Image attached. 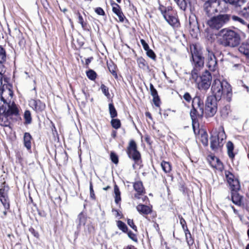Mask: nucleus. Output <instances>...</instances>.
<instances>
[{
  "label": "nucleus",
  "mask_w": 249,
  "mask_h": 249,
  "mask_svg": "<svg viewBox=\"0 0 249 249\" xmlns=\"http://www.w3.org/2000/svg\"><path fill=\"white\" fill-rule=\"evenodd\" d=\"M190 49L193 66V69L191 71V79L196 83L199 90L206 91L211 86L212 75L209 71L205 70L199 76V71L204 66V58L201 50H198L196 45L191 46Z\"/></svg>",
  "instance_id": "obj_1"
},
{
  "label": "nucleus",
  "mask_w": 249,
  "mask_h": 249,
  "mask_svg": "<svg viewBox=\"0 0 249 249\" xmlns=\"http://www.w3.org/2000/svg\"><path fill=\"white\" fill-rule=\"evenodd\" d=\"M218 43L225 47H235L241 41L240 35L235 31L229 28H224L218 33Z\"/></svg>",
  "instance_id": "obj_2"
},
{
  "label": "nucleus",
  "mask_w": 249,
  "mask_h": 249,
  "mask_svg": "<svg viewBox=\"0 0 249 249\" xmlns=\"http://www.w3.org/2000/svg\"><path fill=\"white\" fill-rule=\"evenodd\" d=\"M211 91L213 95L214 96L216 99L220 100L223 98L228 102L231 100V88L226 81H221L219 79H215L212 83Z\"/></svg>",
  "instance_id": "obj_3"
},
{
  "label": "nucleus",
  "mask_w": 249,
  "mask_h": 249,
  "mask_svg": "<svg viewBox=\"0 0 249 249\" xmlns=\"http://www.w3.org/2000/svg\"><path fill=\"white\" fill-rule=\"evenodd\" d=\"M126 151L128 158L134 162L132 165L133 168H136V165H140L142 162L141 155L137 150V144L133 140L129 141Z\"/></svg>",
  "instance_id": "obj_4"
},
{
  "label": "nucleus",
  "mask_w": 249,
  "mask_h": 249,
  "mask_svg": "<svg viewBox=\"0 0 249 249\" xmlns=\"http://www.w3.org/2000/svg\"><path fill=\"white\" fill-rule=\"evenodd\" d=\"M231 17L229 14H219L208 20L207 24L211 28L218 30L230 21Z\"/></svg>",
  "instance_id": "obj_5"
},
{
  "label": "nucleus",
  "mask_w": 249,
  "mask_h": 249,
  "mask_svg": "<svg viewBox=\"0 0 249 249\" xmlns=\"http://www.w3.org/2000/svg\"><path fill=\"white\" fill-rule=\"evenodd\" d=\"M192 107L190 111V116L193 124L196 120L197 117L202 116L204 112V105L199 97H195L192 100Z\"/></svg>",
  "instance_id": "obj_6"
},
{
  "label": "nucleus",
  "mask_w": 249,
  "mask_h": 249,
  "mask_svg": "<svg viewBox=\"0 0 249 249\" xmlns=\"http://www.w3.org/2000/svg\"><path fill=\"white\" fill-rule=\"evenodd\" d=\"M226 139V135L224 130L219 131L217 135H212L210 138L211 148L215 150L221 147L223 145V141Z\"/></svg>",
  "instance_id": "obj_7"
},
{
  "label": "nucleus",
  "mask_w": 249,
  "mask_h": 249,
  "mask_svg": "<svg viewBox=\"0 0 249 249\" xmlns=\"http://www.w3.org/2000/svg\"><path fill=\"white\" fill-rule=\"evenodd\" d=\"M188 28L192 36L196 37L199 32V27L195 15L190 16L189 18Z\"/></svg>",
  "instance_id": "obj_8"
},
{
  "label": "nucleus",
  "mask_w": 249,
  "mask_h": 249,
  "mask_svg": "<svg viewBox=\"0 0 249 249\" xmlns=\"http://www.w3.org/2000/svg\"><path fill=\"white\" fill-rule=\"evenodd\" d=\"M10 88L11 86L8 85H2L0 88V95L3 100L4 104L8 103L9 98L12 97L13 93Z\"/></svg>",
  "instance_id": "obj_9"
},
{
  "label": "nucleus",
  "mask_w": 249,
  "mask_h": 249,
  "mask_svg": "<svg viewBox=\"0 0 249 249\" xmlns=\"http://www.w3.org/2000/svg\"><path fill=\"white\" fill-rule=\"evenodd\" d=\"M207 66L211 71H214L218 68V65L216 58L213 53L208 51V58Z\"/></svg>",
  "instance_id": "obj_10"
},
{
  "label": "nucleus",
  "mask_w": 249,
  "mask_h": 249,
  "mask_svg": "<svg viewBox=\"0 0 249 249\" xmlns=\"http://www.w3.org/2000/svg\"><path fill=\"white\" fill-rule=\"evenodd\" d=\"M29 106L37 112H42L45 108V104L39 100L31 99Z\"/></svg>",
  "instance_id": "obj_11"
},
{
  "label": "nucleus",
  "mask_w": 249,
  "mask_h": 249,
  "mask_svg": "<svg viewBox=\"0 0 249 249\" xmlns=\"http://www.w3.org/2000/svg\"><path fill=\"white\" fill-rule=\"evenodd\" d=\"M111 5L112 7L113 12L117 16L120 22H123L125 17L122 11L120 6L113 1L111 2Z\"/></svg>",
  "instance_id": "obj_12"
},
{
  "label": "nucleus",
  "mask_w": 249,
  "mask_h": 249,
  "mask_svg": "<svg viewBox=\"0 0 249 249\" xmlns=\"http://www.w3.org/2000/svg\"><path fill=\"white\" fill-rule=\"evenodd\" d=\"M136 208L139 213L142 215H148L151 213L152 211V206L151 205H147L142 203L139 204Z\"/></svg>",
  "instance_id": "obj_13"
},
{
  "label": "nucleus",
  "mask_w": 249,
  "mask_h": 249,
  "mask_svg": "<svg viewBox=\"0 0 249 249\" xmlns=\"http://www.w3.org/2000/svg\"><path fill=\"white\" fill-rule=\"evenodd\" d=\"M5 107V111L3 113L5 115L9 116L12 115H17L18 114V110L15 105H10L9 103H6L4 104Z\"/></svg>",
  "instance_id": "obj_14"
},
{
  "label": "nucleus",
  "mask_w": 249,
  "mask_h": 249,
  "mask_svg": "<svg viewBox=\"0 0 249 249\" xmlns=\"http://www.w3.org/2000/svg\"><path fill=\"white\" fill-rule=\"evenodd\" d=\"M9 187L4 186L0 189V201L1 202H6L9 201L8 197Z\"/></svg>",
  "instance_id": "obj_15"
},
{
  "label": "nucleus",
  "mask_w": 249,
  "mask_h": 249,
  "mask_svg": "<svg viewBox=\"0 0 249 249\" xmlns=\"http://www.w3.org/2000/svg\"><path fill=\"white\" fill-rule=\"evenodd\" d=\"M87 220V217L86 214H84L83 212H81L77 216V221L78 224L77 225V228H79L81 225H85Z\"/></svg>",
  "instance_id": "obj_16"
},
{
  "label": "nucleus",
  "mask_w": 249,
  "mask_h": 249,
  "mask_svg": "<svg viewBox=\"0 0 249 249\" xmlns=\"http://www.w3.org/2000/svg\"><path fill=\"white\" fill-rule=\"evenodd\" d=\"M239 49L241 53H244L249 58V41L243 43Z\"/></svg>",
  "instance_id": "obj_17"
},
{
  "label": "nucleus",
  "mask_w": 249,
  "mask_h": 249,
  "mask_svg": "<svg viewBox=\"0 0 249 249\" xmlns=\"http://www.w3.org/2000/svg\"><path fill=\"white\" fill-rule=\"evenodd\" d=\"M238 191H232L231 193V197L232 202H241L243 196L240 195Z\"/></svg>",
  "instance_id": "obj_18"
},
{
  "label": "nucleus",
  "mask_w": 249,
  "mask_h": 249,
  "mask_svg": "<svg viewBox=\"0 0 249 249\" xmlns=\"http://www.w3.org/2000/svg\"><path fill=\"white\" fill-rule=\"evenodd\" d=\"M219 101L218 99H216V98L214 97V96H210L207 97L206 102V105L205 106H207L208 105L209 107H217V103L216 101Z\"/></svg>",
  "instance_id": "obj_19"
},
{
  "label": "nucleus",
  "mask_w": 249,
  "mask_h": 249,
  "mask_svg": "<svg viewBox=\"0 0 249 249\" xmlns=\"http://www.w3.org/2000/svg\"><path fill=\"white\" fill-rule=\"evenodd\" d=\"M32 137L29 133L26 132L24 135V144L25 146L28 149H30L31 147V141Z\"/></svg>",
  "instance_id": "obj_20"
},
{
  "label": "nucleus",
  "mask_w": 249,
  "mask_h": 249,
  "mask_svg": "<svg viewBox=\"0 0 249 249\" xmlns=\"http://www.w3.org/2000/svg\"><path fill=\"white\" fill-rule=\"evenodd\" d=\"M134 190L139 194H142L144 192V187L142 181L135 182L133 184Z\"/></svg>",
  "instance_id": "obj_21"
},
{
  "label": "nucleus",
  "mask_w": 249,
  "mask_h": 249,
  "mask_svg": "<svg viewBox=\"0 0 249 249\" xmlns=\"http://www.w3.org/2000/svg\"><path fill=\"white\" fill-rule=\"evenodd\" d=\"M164 18L170 25L172 26L175 25L178 21L177 18L172 16V14L170 15L165 14Z\"/></svg>",
  "instance_id": "obj_22"
},
{
  "label": "nucleus",
  "mask_w": 249,
  "mask_h": 249,
  "mask_svg": "<svg viewBox=\"0 0 249 249\" xmlns=\"http://www.w3.org/2000/svg\"><path fill=\"white\" fill-rule=\"evenodd\" d=\"M226 146L229 157L231 159H233L234 157V154L233 152L234 149L233 143L231 141H229L227 143Z\"/></svg>",
  "instance_id": "obj_23"
},
{
  "label": "nucleus",
  "mask_w": 249,
  "mask_h": 249,
  "mask_svg": "<svg viewBox=\"0 0 249 249\" xmlns=\"http://www.w3.org/2000/svg\"><path fill=\"white\" fill-rule=\"evenodd\" d=\"M137 62L140 69L143 70H144L145 69H149V66L148 65V63L142 57H141L138 58L137 60Z\"/></svg>",
  "instance_id": "obj_24"
},
{
  "label": "nucleus",
  "mask_w": 249,
  "mask_h": 249,
  "mask_svg": "<svg viewBox=\"0 0 249 249\" xmlns=\"http://www.w3.org/2000/svg\"><path fill=\"white\" fill-rule=\"evenodd\" d=\"M231 107L229 105H226L222 108L220 111L221 115L223 118H226L231 112Z\"/></svg>",
  "instance_id": "obj_25"
},
{
  "label": "nucleus",
  "mask_w": 249,
  "mask_h": 249,
  "mask_svg": "<svg viewBox=\"0 0 249 249\" xmlns=\"http://www.w3.org/2000/svg\"><path fill=\"white\" fill-rule=\"evenodd\" d=\"M231 187V191H238L240 189V184L237 179H234L229 183Z\"/></svg>",
  "instance_id": "obj_26"
},
{
  "label": "nucleus",
  "mask_w": 249,
  "mask_h": 249,
  "mask_svg": "<svg viewBox=\"0 0 249 249\" xmlns=\"http://www.w3.org/2000/svg\"><path fill=\"white\" fill-rule=\"evenodd\" d=\"M205 110L209 117H213L217 111V107L205 106Z\"/></svg>",
  "instance_id": "obj_27"
},
{
  "label": "nucleus",
  "mask_w": 249,
  "mask_h": 249,
  "mask_svg": "<svg viewBox=\"0 0 249 249\" xmlns=\"http://www.w3.org/2000/svg\"><path fill=\"white\" fill-rule=\"evenodd\" d=\"M184 232L185 234L186 241L187 243L188 246L190 247L191 246L193 245V244L194 243V239L193 238L189 230L188 231H184Z\"/></svg>",
  "instance_id": "obj_28"
},
{
  "label": "nucleus",
  "mask_w": 249,
  "mask_h": 249,
  "mask_svg": "<svg viewBox=\"0 0 249 249\" xmlns=\"http://www.w3.org/2000/svg\"><path fill=\"white\" fill-rule=\"evenodd\" d=\"M114 193L115 194V202H119L121 200V192L119 190V187L116 184H115L114 188Z\"/></svg>",
  "instance_id": "obj_29"
},
{
  "label": "nucleus",
  "mask_w": 249,
  "mask_h": 249,
  "mask_svg": "<svg viewBox=\"0 0 249 249\" xmlns=\"http://www.w3.org/2000/svg\"><path fill=\"white\" fill-rule=\"evenodd\" d=\"M161 166L163 171L166 173H169L171 171V165L168 162L162 161Z\"/></svg>",
  "instance_id": "obj_30"
},
{
  "label": "nucleus",
  "mask_w": 249,
  "mask_h": 249,
  "mask_svg": "<svg viewBox=\"0 0 249 249\" xmlns=\"http://www.w3.org/2000/svg\"><path fill=\"white\" fill-rule=\"evenodd\" d=\"M108 106L110 117L112 118L116 117L117 116V112L113 104L112 103H110Z\"/></svg>",
  "instance_id": "obj_31"
},
{
  "label": "nucleus",
  "mask_w": 249,
  "mask_h": 249,
  "mask_svg": "<svg viewBox=\"0 0 249 249\" xmlns=\"http://www.w3.org/2000/svg\"><path fill=\"white\" fill-rule=\"evenodd\" d=\"M24 118L25 120L26 124H30L32 122V117L31 112L29 110H26L24 112Z\"/></svg>",
  "instance_id": "obj_32"
},
{
  "label": "nucleus",
  "mask_w": 249,
  "mask_h": 249,
  "mask_svg": "<svg viewBox=\"0 0 249 249\" xmlns=\"http://www.w3.org/2000/svg\"><path fill=\"white\" fill-rule=\"evenodd\" d=\"M15 32L17 34L16 38L18 41V44L19 45L21 46L24 43V41L22 36V34L19 30H15Z\"/></svg>",
  "instance_id": "obj_33"
},
{
  "label": "nucleus",
  "mask_w": 249,
  "mask_h": 249,
  "mask_svg": "<svg viewBox=\"0 0 249 249\" xmlns=\"http://www.w3.org/2000/svg\"><path fill=\"white\" fill-rule=\"evenodd\" d=\"M117 226L119 229L122 230L124 232H126L128 230L126 224L122 221L119 220L117 221Z\"/></svg>",
  "instance_id": "obj_34"
},
{
  "label": "nucleus",
  "mask_w": 249,
  "mask_h": 249,
  "mask_svg": "<svg viewBox=\"0 0 249 249\" xmlns=\"http://www.w3.org/2000/svg\"><path fill=\"white\" fill-rule=\"evenodd\" d=\"M77 14L78 15V22L81 24L82 28L84 30H86L87 26V22L84 21L82 16L79 12H77Z\"/></svg>",
  "instance_id": "obj_35"
},
{
  "label": "nucleus",
  "mask_w": 249,
  "mask_h": 249,
  "mask_svg": "<svg viewBox=\"0 0 249 249\" xmlns=\"http://www.w3.org/2000/svg\"><path fill=\"white\" fill-rule=\"evenodd\" d=\"M110 123L112 126L115 129H117L121 127V124L119 119H112Z\"/></svg>",
  "instance_id": "obj_36"
},
{
  "label": "nucleus",
  "mask_w": 249,
  "mask_h": 249,
  "mask_svg": "<svg viewBox=\"0 0 249 249\" xmlns=\"http://www.w3.org/2000/svg\"><path fill=\"white\" fill-rule=\"evenodd\" d=\"M87 76L89 79L94 80L96 78L97 74L93 70H89L87 71Z\"/></svg>",
  "instance_id": "obj_37"
},
{
  "label": "nucleus",
  "mask_w": 249,
  "mask_h": 249,
  "mask_svg": "<svg viewBox=\"0 0 249 249\" xmlns=\"http://www.w3.org/2000/svg\"><path fill=\"white\" fill-rule=\"evenodd\" d=\"M175 2L181 10H185L186 9L187 3L185 0H177Z\"/></svg>",
  "instance_id": "obj_38"
},
{
  "label": "nucleus",
  "mask_w": 249,
  "mask_h": 249,
  "mask_svg": "<svg viewBox=\"0 0 249 249\" xmlns=\"http://www.w3.org/2000/svg\"><path fill=\"white\" fill-rule=\"evenodd\" d=\"M231 18L234 21L240 23L243 25H246V22L243 19L238 16H231Z\"/></svg>",
  "instance_id": "obj_39"
},
{
  "label": "nucleus",
  "mask_w": 249,
  "mask_h": 249,
  "mask_svg": "<svg viewBox=\"0 0 249 249\" xmlns=\"http://www.w3.org/2000/svg\"><path fill=\"white\" fill-rule=\"evenodd\" d=\"M179 218L180 220V224L181 225L182 228L184 231H188V229L187 228L186 221L185 219L182 217L179 216Z\"/></svg>",
  "instance_id": "obj_40"
},
{
  "label": "nucleus",
  "mask_w": 249,
  "mask_h": 249,
  "mask_svg": "<svg viewBox=\"0 0 249 249\" xmlns=\"http://www.w3.org/2000/svg\"><path fill=\"white\" fill-rule=\"evenodd\" d=\"M101 89L102 92L107 97H109L110 94L108 91V88L106 86H105L104 84H102L101 86Z\"/></svg>",
  "instance_id": "obj_41"
},
{
  "label": "nucleus",
  "mask_w": 249,
  "mask_h": 249,
  "mask_svg": "<svg viewBox=\"0 0 249 249\" xmlns=\"http://www.w3.org/2000/svg\"><path fill=\"white\" fill-rule=\"evenodd\" d=\"M108 68L109 71L112 73V74L116 78H117V74L116 71V68L115 66L113 64L112 65H108Z\"/></svg>",
  "instance_id": "obj_42"
},
{
  "label": "nucleus",
  "mask_w": 249,
  "mask_h": 249,
  "mask_svg": "<svg viewBox=\"0 0 249 249\" xmlns=\"http://www.w3.org/2000/svg\"><path fill=\"white\" fill-rule=\"evenodd\" d=\"M225 175L226 176V178L229 183H230L231 182V181L234 179L233 175L229 171H226Z\"/></svg>",
  "instance_id": "obj_43"
},
{
  "label": "nucleus",
  "mask_w": 249,
  "mask_h": 249,
  "mask_svg": "<svg viewBox=\"0 0 249 249\" xmlns=\"http://www.w3.org/2000/svg\"><path fill=\"white\" fill-rule=\"evenodd\" d=\"M5 52L3 48L0 47V62H2L5 60Z\"/></svg>",
  "instance_id": "obj_44"
},
{
  "label": "nucleus",
  "mask_w": 249,
  "mask_h": 249,
  "mask_svg": "<svg viewBox=\"0 0 249 249\" xmlns=\"http://www.w3.org/2000/svg\"><path fill=\"white\" fill-rule=\"evenodd\" d=\"M110 159L114 163L117 164L118 163V157L117 155L114 152H112L110 153Z\"/></svg>",
  "instance_id": "obj_45"
},
{
  "label": "nucleus",
  "mask_w": 249,
  "mask_h": 249,
  "mask_svg": "<svg viewBox=\"0 0 249 249\" xmlns=\"http://www.w3.org/2000/svg\"><path fill=\"white\" fill-rule=\"evenodd\" d=\"M146 51L147 55L152 59L153 60H155L156 59V55L154 52L150 49V48L148 50H145Z\"/></svg>",
  "instance_id": "obj_46"
},
{
  "label": "nucleus",
  "mask_w": 249,
  "mask_h": 249,
  "mask_svg": "<svg viewBox=\"0 0 249 249\" xmlns=\"http://www.w3.org/2000/svg\"><path fill=\"white\" fill-rule=\"evenodd\" d=\"M150 90L151 95L153 96H156L158 95V92L157 90L154 87V86L152 84H150Z\"/></svg>",
  "instance_id": "obj_47"
},
{
  "label": "nucleus",
  "mask_w": 249,
  "mask_h": 249,
  "mask_svg": "<svg viewBox=\"0 0 249 249\" xmlns=\"http://www.w3.org/2000/svg\"><path fill=\"white\" fill-rule=\"evenodd\" d=\"M127 224L135 231H137V226L134 224L132 219H128L127 220Z\"/></svg>",
  "instance_id": "obj_48"
},
{
  "label": "nucleus",
  "mask_w": 249,
  "mask_h": 249,
  "mask_svg": "<svg viewBox=\"0 0 249 249\" xmlns=\"http://www.w3.org/2000/svg\"><path fill=\"white\" fill-rule=\"evenodd\" d=\"M5 105L4 104L3 100L1 97H0V114L3 113L5 111Z\"/></svg>",
  "instance_id": "obj_49"
},
{
  "label": "nucleus",
  "mask_w": 249,
  "mask_h": 249,
  "mask_svg": "<svg viewBox=\"0 0 249 249\" xmlns=\"http://www.w3.org/2000/svg\"><path fill=\"white\" fill-rule=\"evenodd\" d=\"M128 236L133 241L137 242V238L135 234H134L132 231H129L127 232Z\"/></svg>",
  "instance_id": "obj_50"
},
{
  "label": "nucleus",
  "mask_w": 249,
  "mask_h": 249,
  "mask_svg": "<svg viewBox=\"0 0 249 249\" xmlns=\"http://www.w3.org/2000/svg\"><path fill=\"white\" fill-rule=\"evenodd\" d=\"M89 190H90V196L92 198L93 200H94L95 198V194L94 193V191L93 189V186L92 182L90 181L89 182Z\"/></svg>",
  "instance_id": "obj_51"
},
{
  "label": "nucleus",
  "mask_w": 249,
  "mask_h": 249,
  "mask_svg": "<svg viewBox=\"0 0 249 249\" xmlns=\"http://www.w3.org/2000/svg\"><path fill=\"white\" fill-rule=\"evenodd\" d=\"M153 101L156 107H159L160 104V99L159 95L153 96Z\"/></svg>",
  "instance_id": "obj_52"
},
{
  "label": "nucleus",
  "mask_w": 249,
  "mask_h": 249,
  "mask_svg": "<svg viewBox=\"0 0 249 249\" xmlns=\"http://www.w3.org/2000/svg\"><path fill=\"white\" fill-rule=\"evenodd\" d=\"M183 99L187 102H190L192 98L189 92H185L183 95Z\"/></svg>",
  "instance_id": "obj_53"
},
{
  "label": "nucleus",
  "mask_w": 249,
  "mask_h": 249,
  "mask_svg": "<svg viewBox=\"0 0 249 249\" xmlns=\"http://www.w3.org/2000/svg\"><path fill=\"white\" fill-rule=\"evenodd\" d=\"M95 12L96 13L99 15L104 16L105 15V13L104 10L101 7H97L95 9Z\"/></svg>",
  "instance_id": "obj_54"
},
{
  "label": "nucleus",
  "mask_w": 249,
  "mask_h": 249,
  "mask_svg": "<svg viewBox=\"0 0 249 249\" xmlns=\"http://www.w3.org/2000/svg\"><path fill=\"white\" fill-rule=\"evenodd\" d=\"M140 41H141V43L145 51L148 50L149 49V45H148V44L145 42V41L144 39H141Z\"/></svg>",
  "instance_id": "obj_55"
},
{
  "label": "nucleus",
  "mask_w": 249,
  "mask_h": 249,
  "mask_svg": "<svg viewBox=\"0 0 249 249\" xmlns=\"http://www.w3.org/2000/svg\"><path fill=\"white\" fill-rule=\"evenodd\" d=\"M29 231L36 237L38 238L39 236V234L37 232H36L34 228H30L29 229Z\"/></svg>",
  "instance_id": "obj_56"
},
{
  "label": "nucleus",
  "mask_w": 249,
  "mask_h": 249,
  "mask_svg": "<svg viewBox=\"0 0 249 249\" xmlns=\"http://www.w3.org/2000/svg\"><path fill=\"white\" fill-rule=\"evenodd\" d=\"M159 10H160L161 13L163 15V17H164V15H165L166 11H165V7L163 6H160L159 7Z\"/></svg>",
  "instance_id": "obj_57"
},
{
  "label": "nucleus",
  "mask_w": 249,
  "mask_h": 249,
  "mask_svg": "<svg viewBox=\"0 0 249 249\" xmlns=\"http://www.w3.org/2000/svg\"><path fill=\"white\" fill-rule=\"evenodd\" d=\"M172 11V8L171 6H168L167 7H165V11H166V14H168V15L171 14Z\"/></svg>",
  "instance_id": "obj_58"
},
{
  "label": "nucleus",
  "mask_w": 249,
  "mask_h": 249,
  "mask_svg": "<svg viewBox=\"0 0 249 249\" xmlns=\"http://www.w3.org/2000/svg\"><path fill=\"white\" fill-rule=\"evenodd\" d=\"M4 69L3 65L2 64V62H0V75L2 76L3 74L4 73Z\"/></svg>",
  "instance_id": "obj_59"
},
{
  "label": "nucleus",
  "mask_w": 249,
  "mask_h": 249,
  "mask_svg": "<svg viewBox=\"0 0 249 249\" xmlns=\"http://www.w3.org/2000/svg\"><path fill=\"white\" fill-rule=\"evenodd\" d=\"M217 166L218 167V169L222 171L223 169V164L220 161H219V160L218 159H217Z\"/></svg>",
  "instance_id": "obj_60"
},
{
  "label": "nucleus",
  "mask_w": 249,
  "mask_h": 249,
  "mask_svg": "<svg viewBox=\"0 0 249 249\" xmlns=\"http://www.w3.org/2000/svg\"><path fill=\"white\" fill-rule=\"evenodd\" d=\"M1 206L0 207H3L5 210L9 209L10 207V203H0Z\"/></svg>",
  "instance_id": "obj_61"
},
{
  "label": "nucleus",
  "mask_w": 249,
  "mask_h": 249,
  "mask_svg": "<svg viewBox=\"0 0 249 249\" xmlns=\"http://www.w3.org/2000/svg\"><path fill=\"white\" fill-rule=\"evenodd\" d=\"M92 59H93V57H89V58H88L86 59V65H88L90 63V62L91 61V60Z\"/></svg>",
  "instance_id": "obj_62"
},
{
  "label": "nucleus",
  "mask_w": 249,
  "mask_h": 249,
  "mask_svg": "<svg viewBox=\"0 0 249 249\" xmlns=\"http://www.w3.org/2000/svg\"><path fill=\"white\" fill-rule=\"evenodd\" d=\"M124 249H137L136 248H135L134 246L130 245L128 246L126 248H124Z\"/></svg>",
  "instance_id": "obj_63"
},
{
  "label": "nucleus",
  "mask_w": 249,
  "mask_h": 249,
  "mask_svg": "<svg viewBox=\"0 0 249 249\" xmlns=\"http://www.w3.org/2000/svg\"><path fill=\"white\" fill-rule=\"evenodd\" d=\"M245 26H247V29L246 30V32L247 33H249V23H247L246 22V25H245Z\"/></svg>",
  "instance_id": "obj_64"
}]
</instances>
